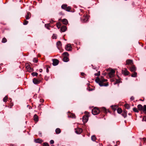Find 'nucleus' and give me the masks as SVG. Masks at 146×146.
<instances>
[{
	"instance_id": "1",
	"label": "nucleus",
	"mask_w": 146,
	"mask_h": 146,
	"mask_svg": "<svg viewBox=\"0 0 146 146\" xmlns=\"http://www.w3.org/2000/svg\"><path fill=\"white\" fill-rule=\"evenodd\" d=\"M95 80L96 82L98 83L100 86H107L108 85V82L106 83H104V82H107V80L104 79L102 77H101L100 78H99L97 77Z\"/></svg>"
},
{
	"instance_id": "2",
	"label": "nucleus",
	"mask_w": 146,
	"mask_h": 146,
	"mask_svg": "<svg viewBox=\"0 0 146 146\" xmlns=\"http://www.w3.org/2000/svg\"><path fill=\"white\" fill-rule=\"evenodd\" d=\"M84 113L85 115L83 116L82 120L84 123H86L88 120V117L89 116V113L88 111H85Z\"/></svg>"
},
{
	"instance_id": "3",
	"label": "nucleus",
	"mask_w": 146,
	"mask_h": 146,
	"mask_svg": "<svg viewBox=\"0 0 146 146\" xmlns=\"http://www.w3.org/2000/svg\"><path fill=\"white\" fill-rule=\"evenodd\" d=\"M61 8L62 9L65 10L66 11L70 12L71 9V8L70 6H67L66 4H64L62 5Z\"/></svg>"
},
{
	"instance_id": "4",
	"label": "nucleus",
	"mask_w": 146,
	"mask_h": 146,
	"mask_svg": "<svg viewBox=\"0 0 146 146\" xmlns=\"http://www.w3.org/2000/svg\"><path fill=\"white\" fill-rule=\"evenodd\" d=\"M89 19V17L87 14H85L84 16L81 19V21L83 23L87 22Z\"/></svg>"
},
{
	"instance_id": "5",
	"label": "nucleus",
	"mask_w": 146,
	"mask_h": 146,
	"mask_svg": "<svg viewBox=\"0 0 146 146\" xmlns=\"http://www.w3.org/2000/svg\"><path fill=\"white\" fill-rule=\"evenodd\" d=\"M99 109L97 108H95L92 110V113L94 115H96L100 113Z\"/></svg>"
},
{
	"instance_id": "6",
	"label": "nucleus",
	"mask_w": 146,
	"mask_h": 146,
	"mask_svg": "<svg viewBox=\"0 0 146 146\" xmlns=\"http://www.w3.org/2000/svg\"><path fill=\"white\" fill-rule=\"evenodd\" d=\"M122 74L125 76H127L129 74V72L126 68H125L122 70Z\"/></svg>"
},
{
	"instance_id": "7",
	"label": "nucleus",
	"mask_w": 146,
	"mask_h": 146,
	"mask_svg": "<svg viewBox=\"0 0 146 146\" xmlns=\"http://www.w3.org/2000/svg\"><path fill=\"white\" fill-rule=\"evenodd\" d=\"M129 69L131 72H134L136 71L137 68L133 64L129 67Z\"/></svg>"
},
{
	"instance_id": "8",
	"label": "nucleus",
	"mask_w": 146,
	"mask_h": 146,
	"mask_svg": "<svg viewBox=\"0 0 146 146\" xmlns=\"http://www.w3.org/2000/svg\"><path fill=\"white\" fill-rule=\"evenodd\" d=\"M126 64L131 66L133 64V61L132 60L127 59L126 61Z\"/></svg>"
},
{
	"instance_id": "9",
	"label": "nucleus",
	"mask_w": 146,
	"mask_h": 146,
	"mask_svg": "<svg viewBox=\"0 0 146 146\" xmlns=\"http://www.w3.org/2000/svg\"><path fill=\"white\" fill-rule=\"evenodd\" d=\"M41 79L39 78V79H38L35 78H34L33 79V83L35 84H39L40 82L41 81Z\"/></svg>"
},
{
	"instance_id": "10",
	"label": "nucleus",
	"mask_w": 146,
	"mask_h": 146,
	"mask_svg": "<svg viewBox=\"0 0 146 146\" xmlns=\"http://www.w3.org/2000/svg\"><path fill=\"white\" fill-rule=\"evenodd\" d=\"M53 62L52 64L54 66L57 65L59 63V60L56 59H53L52 60Z\"/></svg>"
},
{
	"instance_id": "11",
	"label": "nucleus",
	"mask_w": 146,
	"mask_h": 146,
	"mask_svg": "<svg viewBox=\"0 0 146 146\" xmlns=\"http://www.w3.org/2000/svg\"><path fill=\"white\" fill-rule=\"evenodd\" d=\"M115 71L113 70H112L109 73V76L110 78H112L114 76Z\"/></svg>"
},
{
	"instance_id": "12",
	"label": "nucleus",
	"mask_w": 146,
	"mask_h": 146,
	"mask_svg": "<svg viewBox=\"0 0 146 146\" xmlns=\"http://www.w3.org/2000/svg\"><path fill=\"white\" fill-rule=\"evenodd\" d=\"M66 50L68 51L71 50L72 49V47L70 44H67L65 47Z\"/></svg>"
},
{
	"instance_id": "13",
	"label": "nucleus",
	"mask_w": 146,
	"mask_h": 146,
	"mask_svg": "<svg viewBox=\"0 0 146 146\" xmlns=\"http://www.w3.org/2000/svg\"><path fill=\"white\" fill-rule=\"evenodd\" d=\"M75 132L77 134H80L82 132V129L81 128H77L75 129Z\"/></svg>"
},
{
	"instance_id": "14",
	"label": "nucleus",
	"mask_w": 146,
	"mask_h": 146,
	"mask_svg": "<svg viewBox=\"0 0 146 146\" xmlns=\"http://www.w3.org/2000/svg\"><path fill=\"white\" fill-rule=\"evenodd\" d=\"M26 68L27 70L29 72H31L33 71V69L31 68L29 65H27L26 67Z\"/></svg>"
},
{
	"instance_id": "15",
	"label": "nucleus",
	"mask_w": 146,
	"mask_h": 146,
	"mask_svg": "<svg viewBox=\"0 0 146 146\" xmlns=\"http://www.w3.org/2000/svg\"><path fill=\"white\" fill-rule=\"evenodd\" d=\"M57 46L58 48L59 49H60L62 47V43L60 41H58L56 43Z\"/></svg>"
},
{
	"instance_id": "16",
	"label": "nucleus",
	"mask_w": 146,
	"mask_h": 146,
	"mask_svg": "<svg viewBox=\"0 0 146 146\" xmlns=\"http://www.w3.org/2000/svg\"><path fill=\"white\" fill-rule=\"evenodd\" d=\"M101 110L102 111L106 113H107L108 112H109V110L106 109L105 107L102 108Z\"/></svg>"
},
{
	"instance_id": "17",
	"label": "nucleus",
	"mask_w": 146,
	"mask_h": 146,
	"mask_svg": "<svg viewBox=\"0 0 146 146\" xmlns=\"http://www.w3.org/2000/svg\"><path fill=\"white\" fill-rule=\"evenodd\" d=\"M33 119L36 123L38 121V116L36 115L35 114L33 117Z\"/></svg>"
},
{
	"instance_id": "18",
	"label": "nucleus",
	"mask_w": 146,
	"mask_h": 146,
	"mask_svg": "<svg viewBox=\"0 0 146 146\" xmlns=\"http://www.w3.org/2000/svg\"><path fill=\"white\" fill-rule=\"evenodd\" d=\"M35 141L36 143H41L43 141L42 139L38 138L36 139H35Z\"/></svg>"
},
{
	"instance_id": "19",
	"label": "nucleus",
	"mask_w": 146,
	"mask_h": 146,
	"mask_svg": "<svg viewBox=\"0 0 146 146\" xmlns=\"http://www.w3.org/2000/svg\"><path fill=\"white\" fill-rule=\"evenodd\" d=\"M31 17V14L30 12H28L27 15L25 16L26 19L27 20L29 19Z\"/></svg>"
},
{
	"instance_id": "20",
	"label": "nucleus",
	"mask_w": 146,
	"mask_h": 146,
	"mask_svg": "<svg viewBox=\"0 0 146 146\" xmlns=\"http://www.w3.org/2000/svg\"><path fill=\"white\" fill-rule=\"evenodd\" d=\"M67 29V28L66 26H62L60 28V30L62 32H65Z\"/></svg>"
},
{
	"instance_id": "21",
	"label": "nucleus",
	"mask_w": 146,
	"mask_h": 146,
	"mask_svg": "<svg viewBox=\"0 0 146 146\" xmlns=\"http://www.w3.org/2000/svg\"><path fill=\"white\" fill-rule=\"evenodd\" d=\"M137 108L139 110L141 111L143 110V107L142 106L141 104H139L138 105Z\"/></svg>"
},
{
	"instance_id": "22",
	"label": "nucleus",
	"mask_w": 146,
	"mask_h": 146,
	"mask_svg": "<svg viewBox=\"0 0 146 146\" xmlns=\"http://www.w3.org/2000/svg\"><path fill=\"white\" fill-rule=\"evenodd\" d=\"M62 22L63 24L65 25H66L68 23V20L66 19H64L62 20Z\"/></svg>"
},
{
	"instance_id": "23",
	"label": "nucleus",
	"mask_w": 146,
	"mask_h": 146,
	"mask_svg": "<svg viewBox=\"0 0 146 146\" xmlns=\"http://www.w3.org/2000/svg\"><path fill=\"white\" fill-rule=\"evenodd\" d=\"M61 132L60 129L59 128H57L55 130V132L56 134L60 133Z\"/></svg>"
},
{
	"instance_id": "24",
	"label": "nucleus",
	"mask_w": 146,
	"mask_h": 146,
	"mask_svg": "<svg viewBox=\"0 0 146 146\" xmlns=\"http://www.w3.org/2000/svg\"><path fill=\"white\" fill-rule=\"evenodd\" d=\"M137 73L135 72H134L133 73L131 74V76L133 77H136L137 76Z\"/></svg>"
},
{
	"instance_id": "25",
	"label": "nucleus",
	"mask_w": 146,
	"mask_h": 146,
	"mask_svg": "<svg viewBox=\"0 0 146 146\" xmlns=\"http://www.w3.org/2000/svg\"><path fill=\"white\" fill-rule=\"evenodd\" d=\"M63 60L65 62H67L69 61V59L67 57H64L63 58Z\"/></svg>"
},
{
	"instance_id": "26",
	"label": "nucleus",
	"mask_w": 146,
	"mask_h": 146,
	"mask_svg": "<svg viewBox=\"0 0 146 146\" xmlns=\"http://www.w3.org/2000/svg\"><path fill=\"white\" fill-rule=\"evenodd\" d=\"M8 99V96H5V97L4 98H3V100L4 102H5L7 101Z\"/></svg>"
},
{
	"instance_id": "27",
	"label": "nucleus",
	"mask_w": 146,
	"mask_h": 146,
	"mask_svg": "<svg viewBox=\"0 0 146 146\" xmlns=\"http://www.w3.org/2000/svg\"><path fill=\"white\" fill-rule=\"evenodd\" d=\"M127 111H125L122 112V115L124 118H125L127 116Z\"/></svg>"
},
{
	"instance_id": "28",
	"label": "nucleus",
	"mask_w": 146,
	"mask_h": 146,
	"mask_svg": "<svg viewBox=\"0 0 146 146\" xmlns=\"http://www.w3.org/2000/svg\"><path fill=\"white\" fill-rule=\"evenodd\" d=\"M91 139L93 141H95L96 139V138L95 136L93 135L91 137Z\"/></svg>"
},
{
	"instance_id": "29",
	"label": "nucleus",
	"mask_w": 146,
	"mask_h": 146,
	"mask_svg": "<svg viewBox=\"0 0 146 146\" xmlns=\"http://www.w3.org/2000/svg\"><path fill=\"white\" fill-rule=\"evenodd\" d=\"M7 42V39L5 38H3L1 41V42L3 43H5Z\"/></svg>"
},
{
	"instance_id": "30",
	"label": "nucleus",
	"mask_w": 146,
	"mask_h": 146,
	"mask_svg": "<svg viewBox=\"0 0 146 146\" xmlns=\"http://www.w3.org/2000/svg\"><path fill=\"white\" fill-rule=\"evenodd\" d=\"M117 111L119 113H121L122 112V110L121 108H119L117 110Z\"/></svg>"
},
{
	"instance_id": "31",
	"label": "nucleus",
	"mask_w": 146,
	"mask_h": 146,
	"mask_svg": "<svg viewBox=\"0 0 146 146\" xmlns=\"http://www.w3.org/2000/svg\"><path fill=\"white\" fill-rule=\"evenodd\" d=\"M125 108L127 109H129V108L130 106L129 105L127 104H125L124 105Z\"/></svg>"
},
{
	"instance_id": "32",
	"label": "nucleus",
	"mask_w": 146,
	"mask_h": 146,
	"mask_svg": "<svg viewBox=\"0 0 146 146\" xmlns=\"http://www.w3.org/2000/svg\"><path fill=\"white\" fill-rule=\"evenodd\" d=\"M45 26L47 29H50V23L45 24Z\"/></svg>"
},
{
	"instance_id": "33",
	"label": "nucleus",
	"mask_w": 146,
	"mask_h": 146,
	"mask_svg": "<svg viewBox=\"0 0 146 146\" xmlns=\"http://www.w3.org/2000/svg\"><path fill=\"white\" fill-rule=\"evenodd\" d=\"M143 110L146 114V105H144L143 106Z\"/></svg>"
},
{
	"instance_id": "34",
	"label": "nucleus",
	"mask_w": 146,
	"mask_h": 146,
	"mask_svg": "<svg viewBox=\"0 0 146 146\" xmlns=\"http://www.w3.org/2000/svg\"><path fill=\"white\" fill-rule=\"evenodd\" d=\"M28 23V21H26L25 20H24V21L23 23V24L24 25H26Z\"/></svg>"
},
{
	"instance_id": "35",
	"label": "nucleus",
	"mask_w": 146,
	"mask_h": 146,
	"mask_svg": "<svg viewBox=\"0 0 146 146\" xmlns=\"http://www.w3.org/2000/svg\"><path fill=\"white\" fill-rule=\"evenodd\" d=\"M31 74L33 76H37L38 74L37 73L35 72L32 73Z\"/></svg>"
},
{
	"instance_id": "36",
	"label": "nucleus",
	"mask_w": 146,
	"mask_h": 146,
	"mask_svg": "<svg viewBox=\"0 0 146 146\" xmlns=\"http://www.w3.org/2000/svg\"><path fill=\"white\" fill-rule=\"evenodd\" d=\"M133 110L135 112H138L139 111L136 108H134L133 109Z\"/></svg>"
},
{
	"instance_id": "37",
	"label": "nucleus",
	"mask_w": 146,
	"mask_h": 146,
	"mask_svg": "<svg viewBox=\"0 0 146 146\" xmlns=\"http://www.w3.org/2000/svg\"><path fill=\"white\" fill-rule=\"evenodd\" d=\"M63 54L65 56V57H67V56H68L69 54L68 53L66 52H64L63 53Z\"/></svg>"
},
{
	"instance_id": "38",
	"label": "nucleus",
	"mask_w": 146,
	"mask_h": 146,
	"mask_svg": "<svg viewBox=\"0 0 146 146\" xmlns=\"http://www.w3.org/2000/svg\"><path fill=\"white\" fill-rule=\"evenodd\" d=\"M13 105V103L12 102H11L9 104V107L10 108H11Z\"/></svg>"
},
{
	"instance_id": "39",
	"label": "nucleus",
	"mask_w": 146,
	"mask_h": 146,
	"mask_svg": "<svg viewBox=\"0 0 146 146\" xmlns=\"http://www.w3.org/2000/svg\"><path fill=\"white\" fill-rule=\"evenodd\" d=\"M70 116L72 118H75L76 117V116L74 114H71Z\"/></svg>"
},
{
	"instance_id": "40",
	"label": "nucleus",
	"mask_w": 146,
	"mask_h": 146,
	"mask_svg": "<svg viewBox=\"0 0 146 146\" xmlns=\"http://www.w3.org/2000/svg\"><path fill=\"white\" fill-rule=\"evenodd\" d=\"M52 38L53 39H56L57 38V36L56 35L53 34L52 36Z\"/></svg>"
},
{
	"instance_id": "41",
	"label": "nucleus",
	"mask_w": 146,
	"mask_h": 146,
	"mask_svg": "<svg viewBox=\"0 0 146 146\" xmlns=\"http://www.w3.org/2000/svg\"><path fill=\"white\" fill-rule=\"evenodd\" d=\"M100 75V72L99 71L98 73H95L94 74L95 76H99Z\"/></svg>"
},
{
	"instance_id": "42",
	"label": "nucleus",
	"mask_w": 146,
	"mask_h": 146,
	"mask_svg": "<svg viewBox=\"0 0 146 146\" xmlns=\"http://www.w3.org/2000/svg\"><path fill=\"white\" fill-rule=\"evenodd\" d=\"M43 146H49V145L48 143H44L43 144Z\"/></svg>"
},
{
	"instance_id": "43",
	"label": "nucleus",
	"mask_w": 146,
	"mask_h": 146,
	"mask_svg": "<svg viewBox=\"0 0 146 146\" xmlns=\"http://www.w3.org/2000/svg\"><path fill=\"white\" fill-rule=\"evenodd\" d=\"M41 105H42V104H39V106H38V109L39 110H41V107H40V106Z\"/></svg>"
},
{
	"instance_id": "44",
	"label": "nucleus",
	"mask_w": 146,
	"mask_h": 146,
	"mask_svg": "<svg viewBox=\"0 0 146 146\" xmlns=\"http://www.w3.org/2000/svg\"><path fill=\"white\" fill-rule=\"evenodd\" d=\"M54 143V140H51L50 141V143L51 144H53Z\"/></svg>"
},
{
	"instance_id": "45",
	"label": "nucleus",
	"mask_w": 146,
	"mask_h": 146,
	"mask_svg": "<svg viewBox=\"0 0 146 146\" xmlns=\"http://www.w3.org/2000/svg\"><path fill=\"white\" fill-rule=\"evenodd\" d=\"M142 121H146V117L145 116H144L143 119H142Z\"/></svg>"
},
{
	"instance_id": "46",
	"label": "nucleus",
	"mask_w": 146,
	"mask_h": 146,
	"mask_svg": "<svg viewBox=\"0 0 146 146\" xmlns=\"http://www.w3.org/2000/svg\"><path fill=\"white\" fill-rule=\"evenodd\" d=\"M33 61L34 62H37L38 61V60H37V59L36 58H35L33 59Z\"/></svg>"
},
{
	"instance_id": "47",
	"label": "nucleus",
	"mask_w": 146,
	"mask_h": 146,
	"mask_svg": "<svg viewBox=\"0 0 146 146\" xmlns=\"http://www.w3.org/2000/svg\"><path fill=\"white\" fill-rule=\"evenodd\" d=\"M130 99L131 100H133L134 99V98L133 96H132L131 97Z\"/></svg>"
},
{
	"instance_id": "48",
	"label": "nucleus",
	"mask_w": 146,
	"mask_h": 146,
	"mask_svg": "<svg viewBox=\"0 0 146 146\" xmlns=\"http://www.w3.org/2000/svg\"><path fill=\"white\" fill-rule=\"evenodd\" d=\"M40 102H44V100L42 99H40Z\"/></svg>"
},
{
	"instance_id": "49",
	"label": "nucleus",
	"mask_w": 146,
	"mask_h": 146,
	"mask_svg": "<svg viewBox=\"0 0 146 146\" xmlns=\"http://www.w3.org/2000/svg\"><path fill=\"white\" fill-rule=\"evenodd\" d=\"M81 74L82 76H84L85 75V74L84 73L81 72Z\"/></svg>"
},
{
	"instance_id": "50",
	"label": "nucleus",
	"mask_w": 146,
	"mask_h": 146,
	"mask_svg": "<svg viewBox=\"0 0 146 146\" xmlns=\"http://www.w3.org/2000/svg\"><path fill=\"white\" fill-rule=\"evenodd\" d=\"M39 71L40 72H42V69H40L39 70Z\"/></svg>"
},
{
	"instance_id": "51",
	"label": "nucleus",
	"mask_w": 146,
	"mask_h": 146,
	"mask_svg": "<svg viewBox=\"0 0 146 146\" xmlns=\"http://www.w3.org/2000/svg\"><path fill=\"white\" fill-rule=\"evenodd\" d=\"M46 71L47 72V73L48 72H49V70H48V68H47L46 69Z\"/></svg>"
},
{
	"instance_id": "52",
	"label": "nucleus",
	"mask_w": 146,
	"mask_h": 146,
	"mask_svg": "<svg viewBox=\"0 0 146 146\" xmlns=\"http://www.w3.org/2000/svg\"><path fill=\"white\" fill-rule=\"evenodd\" d=\"M111 107L113 110H115V109L113 108L114 106H111Z\"/></svg>"
},
{
	"instance_id": "53",
	"label": "nucleus",
	"mask_w": 146,
	"mask_h": 146,
	"mask_svg": "<svg viewBox=\"0 0 146 146\" xmlns=\"http://www.w3.org/2000/svg\"><path fill=\"white\" fill-rule=\"evenodd\" d=\"M39 76H40V78L41 79V74L39 75Z\"/></svg>"
},
{
	"instance_id": "54",
	"label": "nucleus",
	"mask_w": 146,
	"mask_h": 146,
	"mask_svg": "<svg viewBox=\"0 0 146 146\" xmlns=\"http://www.w3.org/2000/svg\"><path fill=\"white\" fill-rule=\"evenodd\" d=\"M11 146H15L14 145H13V144H11Z\"/></svg>"
},
{
	"instance_id": "55",
	"label": "nucleus",
	"mask_w": 146,
	"mask_h": 146,
	"mask_svg": "<svg viewBox=\"0 0 146 146\" xmlns=\"http://www.w3.org/2000/svg\"><path fill=\"white\" fill-rule=\"evenodd\" d=\"M57 27L58 28H59V27H58V25H57Z\"/></svg>"
},
{
	"instance_id": "56",
	"label": "nucleus",
	"mask_w": 146,
	"mask_h": 146,
	"mask_svg": "<svg viewBox=\"0 0 146 146\" xmlns=\"http://www.w3.org/2000/svg\"><path fill=\"white\" fill-rule=\"evenodd\" d=\"M129 115H131V113H129Z\"/></svg>"
},
{
	"instance_id": "57",
	"label": "nucleus",
	"mask_w": 146,
	"mask_h": 146,
	"mask_svg": "<svg viewBox=\"0 0 146 146\" xmlns=\"http://www.w3.org/2000/svg\"><path fill=\"white\" fill-rule=\"evenodd\" d=\"M82 11V13H83V11Z\"/></svg>"
},
{
	"instance_id": "58",
	"label": "nucleus",
	"mask_w": 146,
	"mask_h": 146,
	"mask_svg": "<svg viewBox=\"0 0 146 146\" xmlns=\"http://www.w3.org/2000/svg\"><path fill=\"white\" fill-rule=\"evenodd\" d=\"M115 146H117V145H115Z\"/></svg>"
},
{
	"instance_id": "59",
	"label": "nucleus",
	"mask_w": 146,
	"mask_h": 146,
	"mask_svg": "<svg viewBox=\"0 0 146 146\" xmlns=\"http://www.w3.org/2000/svg\"><path fill=\"white\" fill-rule=\"evenodd\" d=\"M80 15H82L80 13Z\"/></svg>"
}]
</instances>
